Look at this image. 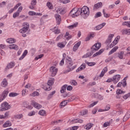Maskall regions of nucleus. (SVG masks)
Here are the masks:
<instances>
[{
    "label": "nucleus",
    "instance_id": "f257e3e1",
    "mask_svg": "<svg viewBox=\"0 0 130 130\" xmlns=\"http://www.w3.org/2000/svg\"><path fill=\"white\" fill-rule=\"evenodd\" d=\"M80 15L84 18L86 19L90 15V9L87 6H83L82 8H79Z\"/></svg>",
    "mask_w": 130,
    "mask_h": 130
},
{
    "label": "nucleus",
    "instance_id": "f03ea898",
    "mask_svg": "<svg viewBox=\"0 0 130 130\" xmlns=\"http://www.w3.org/2000/svg\"><path fill=\"white\" fill-rule=\"evenodd\" d=\"M67 69L68 70H66L64 71V74H67V73H70V72H72L73 70H75L76 69V66H73H73V61L67 62Z\"/></svg>",
    "mask_w": 130,
    "mask_h": 130
},
{
    "label": "nucleus",
    "instance_id": "7ed1b4c3",
    "mask_svg": "<svg viewBox=\"0 0 130 130\" xmlns=\"http://www.w3.org/2000/svg\"><path fill=\"white\" fill-rule=\"evenodd\" d=\"M70 15L72 17V18H75V17H78V16H80V8H74L70 12Z\"/></svg>",
    "mask_w": 130,
    "mask_h": 130
},
{
    "label": "nucleus",
    "instance_id": "20e7f679",
    "mask_svg": "<svg viewBox=\"0 0 130 130\" xmlns=\"http://www.w3.org/2000/svg\"><path fill=\"white\" fill-rule=\"evenodd\" d=\"M11 108V106L7 102H5L1 104V107L0 108V112L6 111Z\"/></svg>",
    "mask_w": 130,
    "mask_h": 130
},
{
    "label": "nucleus",
    "instance_id": "39448f33",
    "mask_svg": "<svg viewBox=\"0 0 130 130\" xmlns=\"http://www.w3.org/2000/svg\"><path fill=\"white\" fill-rule=\"evenodd\" d=\"M100 47H101V43H95L91 47V52L92 53H94L96 52V51H98V50H99Z\"/></svg>",
    "mask_w": 130,
    "mask_h": 130
},
{
    "label": "nucleus",
    "instance_id": "423d86ee",
    "mask_svg": "<svg viewBox=\"0 0 130 130\" xmlns=\"http://www.w3.org/2000/svg\"><path fill=\"white\" fill-rule=\"evenodd\" d=\"M23 28L19 30V33L24 34V33H26V31H28V29H29V23L27 22L23 23Z\"/></svg>",
    "mask_w": 130,
    "mask_h": 130
},
{
    "label": "nucleus",
    "instance_id": "0eeeda50",
    "mask_svg": "<svg viewBox=\"0 0 130 130\" xmlns=\"http://www.w3.org/2000/svg\"><path fill=\"white\" fill-rule=\"evenodd\" d=\"M57 69L55 68L54 67H51L50 68V72L51 74L52 77H54L56 74H57Z\"/></svg>",
    "mask_w": 130,
    "mask_h": 130
},
{
    "label": "nucleus",
    "instance_id": "6e6552de",
    "mask_svg": "<svg viewBox=\"0 0 130 130\" xmlns=\"http://www.w3.org/2000/svg\"><path fill=\"white\" fill-rule=\"evenodd\" d=\"M113 37H114V35L113 34H110L109 35L107 40L105 42V44H106V45H109V44L111 43Z\"/></svg>",
    "mask_w": 130,
    "mask_h": 130
},
{
    "label": "nucleus",
    "instance_id": "1a4fd4ad",
    "mask_svg": "<svg viewBox=\"0 0 130 130\" xmlns=\"http://www.w3.org/2000/svg\"><path fill=\"white\" fill-rule=\"evenodd\" d=\"M121 76L120 75H116L113 77V82L114 84H117L120 80Z\"/></svg>",
    "mask_w": 130,
    "mask_h": 130
},
{
    "label": "nucleus",
    "instance_id": "9d476101",
    "mask_svg": "<svg viewBox=\"0 0 130 130\" xmlns=\"http://www.w3.org/2000/svg\"><path fill=\"white\" fill-rule=\"evenodd\" d=\"M124 54V52L121 51L118 53H115L114 55L115 57H118L119 59H123V55Z\"/></svg>",
    "mask_w": 130,
    "mask_h": 130
},
{
    "label": "nucleus",
    "instance_id": "9b49d317",
    "mask_svg": "<svg viewBox=\"0 0 130 130\" xmlns=\"http://www.w3.org/2000/svg\"><path fill=\"white\" fill-rule=\"evenodd\" d=\"M9 94V91L8 90H4L2 93V95H1V97L0 98V102H2L4 99H6V97L8 96V94Z\"/></svg>",
    "mask_w": 130,
    "mask_h": 130
},
{
    "label": "nucleus",
    "instance_id": "f8f14e48",
    "mask_svg": "<svg viewBox=\"0 0 130 130\" xmlns=\"http://www.w3.org/2000/svg\"><path fill=\"white\" fill-rule=\"evenodd\" d=\"M54 17L56 19L57 25H60V23H61V16L59 14H55Z\"/></svg>",
    "mask_w": 130,
    "mask_h": 130
},
{
    "label": "nucleus",
    "instance_id": "ddd939ff",
    "mask_svg": "<svg viewBox=\"0 0 130 130\" xmlns=\"http://www.w3.org/2000/svg\"><path fill=\"white\" fill-rule=\"evenodd\" d=\"M121 32L122 35H130V28H124Z\"/></svg>",
    "mask_w": 130,
    "mask_h": 130
},
{
    "label": "nucleus",
    "instance_id": "4468645a",
    "mask_svg": "<svg viewBox=\"0 0 130 130\" xmlns=\"http://www.w3.org/2000/svg\"><path fill=\"white\" fill-rule=\"evenodd\" d=\"M31 105L34 106L35 108H37V109H39L40 108H41L42 107V106L34 101L31 102Z\"/></svg>",
    "mask_w": 130,
    "mask_h": 130
},
{
    "label": "nucleus",
    "instance_id": "2eb2a0df",
    "mask_svg": "<svg viewBox=\"0 0 130 130\" xmlns=\"http://www.w3.org/2000/svg\"><path fill=\"white\" fill-rule=\"evenodd\" d=\"M71 101V99H69L68 100H66L64 101H62L60 104V108H62V107H64L67 104H68V102H70Z\"/></svg>",
    "mask_w": 130,
    "mask_h": 130
},
{
    "label": "nucleus",
    "instance_id": "dca6fc26",
    "mask_svg": "<svg viewBox=\"0 0 130 130\" xmlns=\"http://www.w3.org/2000/svg\"><path fill=\"white\" fill-rule=\"evenodd\" d=\"M104 51V49H102L100 50L99 51L96 52L92 55V57H96V56H98V55H100L103 53Z\"/></svg>",
    "mask_w": 130,
    "mask_h": 130
},
{
    "label": "nucleus",
    "instance_id": "f3484780",
    "mask_svg": "<svg viewBox=\"0 0 130 130\" xmlns=\"http://www.w3.org/2000/svg\"><path fill=\"white\" fill-rule=\"evenodd\" d=\"M102 7V3L99 2L93 6V10H98L100 8Z\"/></svg>",
    "mask_w": 130,
    "mask_h": 130
},
{
    "label": "nucleus",
    "instance_id": "a211bd4d",
    "mask_svg": "<svg viewBox=\"0 0 130 130\" xmlns=\"http://www.w3.org/2000/svg\"><path fill=\"white\" fill-rule=\"evenodd\" d=\"M106 25V23L105 22H103V23L96 26L94 29L95 30H101V29H102Z\"/></svg>",
    "mask_w": 130,
    "mask_h": 130
},
{
    "label": "nucleus",
    "instance_id": "6ab92c4d",
    "mask_svg": "<svg viewBox=\"0 0 130 130\" xmlns=\"http://www.w3.org/2000/svg\"><path fill=\"white\" fill-rule=\"evenodd\" d=\"M15 67V63L13 62H11L9 63L7 66L6 68V70H10V69H12Z\"/></svg>",
    "mask_w": 130,
    "mask_h": 130
},
{
    "label": "nucleus",
    "instance_id": "aec40b11",
    "mask_svg": "<svg viewBox=\"0 0 130 130\" xmlns=\"http://www.w3.org/2000/svg\"><path fill=\"white\" fill-rule=\"evenodd\" d=\"M86 68V64L83 63L79 68H78L76 70L77 73H79V72H80V71H83V70H85Z\"/></svg>",
    "mask_w": 130,
    "mask_h": 130
},
{
    "label": "nucleus",
    "instance_id": "412c9836",
    "mask_svg": "<svg viewBox=\"0 0 130 130\" xmlns=\"http://www.w3.org/2000/svg\"><path fill=\"white\" fill-rule=\"evenodd\" d=\"M80 45H81V42H79L77 43H76L73 47V51H77Z\"/></svg>",
    "mask_w": 130,
    "mask_h": 130
},
{
    "label": "nucleus",
    "instance_id": "4be33fe9",
    "mask_svg": "<svg viewBox=\"0 0 130 130\" xmlns=\"http://www.w3.org/2000/svg\"><path fill=\"white\" fill-rule=\"evenodd\" d=\"M1 86L3 87V88H6L7 86H8V81H7V79H4L3 81L1 83Z\"/></svg>",
    "mask_w": 130,
    "mask_h": 130
},
{
    "label": "nucleus",
    "instance_id": "5701e85b",
    "mask_svg": "<svg viewBox=\"0 0 130 130\" xmlns=\"http://www.w3.org/2000/svg\"><path fill=\"white\" fill-rule=\"evenodd\" d=\"M78 24V22H76L73 24L68 26V28L70 29V30H72V29H74V28H76V27H77Z\"/></svg>",
    "mask_w": 130,
    "mask_h": 130
},
{
    "label": "nucleus",
    "instance_id": "b1692460",
    "mask_svg": "<svg viewBox=\"0 0 130 130\" xmlns=\"http://www.w3.org/2000/svg\"><path fill=\"white\" fill-rule=\"evenodd\" d=\"M93 125H94V124L89 123L85 126L84 128H85V129L89 130L91 127H92V126H93Z\"/></svg>",
    "mask_w": 130,
    "mask_h": 130
},
{
    "label": "nucleus",
    "instance_id": "393cba45",
    "mask_svg": "<svg viewBox=\"0 0 130 130\" xmlns=\"http://www.w3.org/2000/svg\"><path fill=\"white\" fill-rule=\"evenodd\" d=\"M118 49V47L115 46L114 47L109 53V55H111L112 53H114Z\"/></svg>",
    "mask_w": 130,
    "mask_h": 130
},
{
    "label": "nucleus",
    "instance_id": "a878e982",
    "mask_svg": "<svg viewBox=\"0 0 130 130\" xmlns=\"http://www.w3.org/2000/svg\"><path fill=\"white\" fill-rule=\"evenodd\" d=\"M9 48L10 49H14L15 50H17L18 46L16 44H11L9 45Z\"/></svg>",
    "mask_w": 130,
    "mask_h": 130
},
{
    "label": "nucleus",
    "instance_id": "bb28decb",
    "mask_svg": "<svg viewBox=\"0 0 130 130\" xmlns=\"http://www.w3.org/2000/svg\"><path fill=\"white\" fill-rule=\"evenodd\" d=\"M11 125H12V123L10 121H7L3 124V127H8Z\"/></svg>",
    "mask_w": 130,
    "mask_h": 130
},
{
    "label": "nucleus",
    "instance_id": "cd10ccee",
    "mask_svg": "<svg viewBox=\"0 0 130 130\" xmlns=\"http://www.w3.org/2000/svg\"><path fill=\"white\" fill-rule=\"evenodd\" d=\"M27 53H28V51H27V50H25L23 52V53L22 54V56L19 58V60H22V59H23V58H24V57H25L26 55H27Z\"/></svg>",
    "mask_w": 130,
    "mask_h": 130
},
{
    "label": "nucleus",
    "instance_id": "c85d7f7f",
    "mask_svg": "<svg viewBox=\"0 0 130 130\" xmlns=\"http://www.w3.org/2000/svg\"><path fill=\"white\" fill-rule=\"evenodd\" d=\"M68 87V85L65 84L63 86H62L61 90H60V93L62 94L66 92V90H67V87Z\"/></svg>",
    "mask_w": 130,
    "mask_h": 130
},
{
    "label": "nucleus",
    "instance_id": "c756f323",
    "mask_svg": "<svg viewBox=\"0 0 130 130\" xmlns=\"http://www.w3.org/2000/svg\"><path fill=\"white\" fill-rule=\"evenodd\" d=\"M54 94H55V90L53 91L48 95L47 97L48 100L51 99V98L53 97V95H54Z\"/></svg>",
    "mask_w": 130,
    "mask_h": 130
},
{
    "label": "nucleus",
    "instance_id": "7c9ffc66",
    "mask_svg": "<svg viewBox=\"0 0 130 130\" xmlns=\"http://www.w3.org/2000/svg\"><path fill=\"white\" fill-rule=\"evenodd\" d=\"M57 13H59V14H60V15H63L66 12L64 11V9L58 8L57 10Z\"/></svg>",
    "mask_w": 130,
    "mask_h": 130
},
{
    "label": "nucleus",
    "instance_id": "2f4dec72",
    "mask_svg": "<svg viewBox=\"0 0 130 130\" xmlns=\"http://www.w3.org/2000/svg\"><path fill=\"white\" fill-rule=\"evenodd\" d=\"M111 122H112V120H110L109 122H106L104 123V127H107V126H110L111 124Z\"/></svg>",
    "mask_w": 130,
    "mask_h": 130
},
{
    "label": "nucleus",
    "instance_id": "473e14b6",
    "mask_svg": "<svg viewBox=\"0 0 130 130\" xmlns=\"http://www.w3.org/2000/svg\"><path fill=\"white\" fill-rule=\"evenodd\" d=\"M7 42L9 44L15 43V39L10 38L6 40Z\"/></svg>",
    "mask_w": 130,
    "mask_h": 130
},
{
    "label": "nucleus",
    "instance_id": "72a5a7b5",
    "mask_svg": "<svg viewBox=\"0 0 130 130\" xmlns=\"http://www.w3.org/2000/svg\"><path fill=\"white\" fill-rule=\"evenodd\" d=\"M125 93V91L121 90V89H117L116 91V94L117 95H120L121 94H124Z\"/></svg>",
    "mask_w": 130,
    "mask_h": 130
},
{
    "label": "nucleus",
    "instance_id": "f704fd0d",
    "mask_svg": "<svg viewBox=\"0 0 130 130\" xmlns=\"http://www.w3.org/2000/svg\"><path fill=\"white\" fill-rule=\"evenodd\" d=\"M19 93L16 92H11L9 93V97H16V96H18Z\"/></svg>",
    "mask_w": 130,
    "mask_h": 130
},
{
    "label": "nucleus",
    "instance_id": "c9c22d12",
    "mask_svg": "<svg viewBox=\"0 0 130 130\" xmlns=\"http://www.w3.org/2000/svg\"><path fill=\"white\" fill-rule=\"evenodd\" d=\"M123 26H127V27H128L130 28V22L128 21H125L122 23Z\"/></svg>",
    "mask_w": 130,
    "mask_h": 130
},
{
    "label": "nucleus",
    "instance_id": "e433bc0d",
    "mask_svg": "<svg viewBox=\"0 0 130 130\" xmlns=\"http://www.w3.org/2000/svg\"><path fill=\"white\" fill-rule=\"evenodd\" d=\"M8 117H9V115H0L1 119H6V118H8Z\"/></svg>",
    "mask_w": 130,
    "mask_h": 130
},
{
    "label": "nucleus",
    "instance_id": "4c0bfd02",
    "mask_svg": "<svg viewBox=\"0 0 130 130\" xmlns=\"http://www.w3.org/2000/svg\"><path fill=\"white\" fill-rule=\"evenodd\" d=\"M129 117H130L129 114L125 115V116H124V117L123 118V121H126V120H127V119H128V118H129Z\"/></svg>",
    "mask_w": 130,
    "mask_h": 130
},
{
    "label": "nucleus",
    "instance_id": "58836bf2",
    "mask_svg": "<svg viewBox=\"0 0 130 130\" xmlns=\"http://www.w3.org/2000/svg\"><path fill=\"white\" fill-rule=\"evenodd\" d=\"M52 31L53 32H54L55 33V34H59V29L56 28V27H54L52 29Z\"/></svg>",
    "mask_w": 130,
    "mask_h": 130
},
{
    "label": "nucleus",
    "instance_id": "ea45409f",
    "mask_svg": "<svg viewBox=\"0 0 130 130\" xmlns=\"http://www.w3.org/2000/svg\"><path fill=\"white\" fill-rule=\"evenodd\" d=\"M58 47L60 48H63L66 45L63 43H59L57 44Z\"/></svg>",
    "mask_w": 130,
    "mask_h": 130
},
{
    "label": "nucleus",
    "instance_id": "a19ab883",
    "mask_svg": "<svg viewBox=\"0 0 130 130\" xmlns=\"http://www.w3.org/2000/svg\"><path fill=\"white\" fill-rule=\"evenodd\" d=\"M86 64H88L89 67H93L96 64V63L95 62H86Z\"/></svg>",
    "mask_w": 130,
    "mask_h": 130
},
{
    "label": "nucleus",
    "instance_id": "79ce46f5",
    "mask_svg": "<svg viewBox=\"0 0 130 130\" xmlns=\"http://www.w3.org/2000/svg\"><path fill=\"white\" fill-rule=\"evenodd\" d=\"M92 54H93V53L91 52H88L85 55H84L83 56V57H90V56H91V55H92Z\"/></svg>",
    "mask_w": 130,
    "mask_h": 130
},
{
    "label": "nucleus",
    "instance_id": "37998d69",
    "mask_svg": "<svg viewBox=\"0 0 130 130\" xmlns=\"http://www.w3.org/2000/svg\"><path fill=\"white\" fill-rule=\"evenodd\" d=\"M52 88L51 86L48 85L47 86H45V90H46V91H50Z\"/></svg>",
    "mask_w": 130,
    "mask_h": 130
},
{
    "label": "nucleus",
    "instance_id": "c03bdc74",
    "mask_svg": "<svg viewBox=\"0 0 130 130\" xmlns=\"http://www.w3.org/2000/svg\"><path fill=\"white\" fill-rule=\"evenodd\" d=\"M116 44H117V43L114 40V41L111 43V44L110 45V48H112V47L116 45Z\"/></svg>",
    "mask_w": 130,
    "mask_h": 130
},
{
    "label": "nucleus",
    "instance_id": "a18cd8bd",
    "mask_svg": "<svg viewBox=\"0 0 130 130\" xmlns=\"http://www.w3.org/2000/svg\"><path fill=\"white\" fill-rule=\"evenodd\" d=\"M47 6L48 7V8H49V9H53V6L50 2H48L47 3Z\"/></svg>",
    "mask_w": 130,
    "mask_h": 130
},
{
    "label": "nucleus",
    "instance_id": "49530a36",
    "mask_svg": "<svg viewBox=\"0 0 130 130\" xmlns=\"http://www.w3.org/2000/svg\"><path fill=\"white\" fill-rule=\"evenodd\" d=\"M53 80H50L48 81L47 85L48 86H52L53 85Z\"/></svg>",
    "mask_w": 130,
    "mask_h": 130
},
{
    "label": "nucleus",
    "instance_id": "de8ad7c7",
    "mask_svg": "<svg viewBox=\"0 0 130 130\" xmlns=\"http://www.w3.org/2000/svg\"><path fill=\"white\" fill-rule=\"evenodd\" d=\"M15 117L17 119H20V118H22V117H23V115L17 114L15 116Z\"/></svg>",
    "mask_w": 130,
    "mask_h": 130
},
{
    "label": "nucleus",
    "instance_id": "09e8293b",
    "mask_svg": "<svg viewBox=\"0 0 130 130\" xmlns=\"http://www.w3.org/2000/svg\"><path fill=\"white\" fill-rule=\"evenodd\" d=\"M31 96H32L33 97H35V96H39V92L37 91H34V92H32Z\"/></svg>",
    "mask_w": 130,
    "mask_h": 130
},
{
    "label": "nucleus",
    "instance_id": "8fccbe9b",
    "mask_svg": "<svg viewBox=\"0 0 130 130\" xmlns=\"http://www.w3.org/2000/svg\"><path fill=\"white\" fill-rule=\"evenodd\" d=\"M59 122H62V120H58L56 121H53L51 122L52 124H55V123H58Z\"/></svg>",
    "mask_w": 130,
    "mask_h": 130
},
{
    "label": "nucleus",
    "instance_id": "3c124183",
    "mask_svg": "<svg viewBox=\"0 0 130 130\" xmlns=\"http://www.w3.org/2000/svg\"><path fill=\"white\" fill-rule=\"evenodd\" d=\"M128 97H130V94L129 93L125 94L123 96V99H124L125 100H126V99H127V98H128Z\"/></svg>",
    "mask_w": 130,
    "mask_h": 130
},
{
    "label": "nucleus",
    "instance_id": "603ef678",
    "mask_svg": "<svg viewBox=\"0 0 130 130\" xmlns=\"http://www.w3.org/2000/svg\"><path fill=\"white\" fill-rule=\"evenodd\" d=\"M71 85H73V86H77V85H78V83H77L75 80H72L71 81Z\"/></svg>",
    "mask_w": 130,
    "mask_h": 130
},
{
    "label": "nucleus",
    "instance_id": "864d4df0",
    "mask_svg": "<svg viewBox=\"0 0 130 130\" xmlns=\"http://www.w3.org/2000/svg\"><path fill=\"white\" fill-rule=\"evenodd\" d=\"M19 15H20V13H19L18 12H16L14 13L13 17L14 18H17V17H19Z\"/></svg>",
    "mask_w": 130,
    "mask_h": 130
},
{
    "label": "nucleus",
    "instance_id": "5fc2aeb1",
    "mask_svg": "<svg viewBox=\"0 0 130 130\" xmlns=\"http://www.w3.org/2000/svg\"><path fill=\"white\" fill-rule=\"evenodd\" d=\"M37 4V1L36 0H32L30 3V5L31 6H36V4Z\"/></svg>",
    "mask_w": 130,
    "mask_h": 130
},
{
    "label": "nucleus",
    "instance_id": "6e6d98bb",
    "mask_svg": "<svg viewBox=\"0 0 130 130\" xmlns=\"http://www.w3.org/2000/svg\"><path fill=\"white\" fill-rule=\"evenodd\" d=\"M103 13L104 16V17H105V18H108L109 17V14L106 13L105 10H103Z\"/></svg>",
    "mask_w": 130,
    "mask_h": 130
},
{
    "label": "nucleus",
    "instance_id": "4d7b16f0",
    "mask_svg": "<svg viewBox=\"0 0 130 130\" xmlns=\"http://www.w3.org/2000/svg\"><path fill=\"white\" fill-rule=\"evenodd\" d=\"M99 17H101V12H98L95 14L94 18H99Z\"/></svg>",
    "mask_w": 130,
    "mask_h": 130
},
{
    "label": "nucleus",
    "instance_id": "13d9d810",
    "mask_svg": "<svg viewBox=\"0 0 130 130\" xmlns=\"http://www.w3.org/2000/svg\"><path fill=\"white\" fill-rule=\"evenodd\" d=\"M39 114H46V112H45V110H41L39 112Z\"/></svg>",
    "mask_w": 130,
    "mask_h": 130
},
{
    "label": "nucleus",
    "instance_id": "bf43d9fd",
    "mask_svg": "<svg viewBox=\"0 0 130 130\" xmlns=\"http://www.w3.org/2000/svg\"><path fill=\"white\" fill-rule=\"evenodd\" d=\"M28 14L30 16H35V15H36V12L34 11H29Z\"/></svg>",
    "mask_w": 130,
    "mask_h": 130
},
{
    "label": "nucleus",
    "instance_id": "052dcab7",
    "mask_svg": "<svg viewBox=\"0 0 130 130\" xmlns=\"http://www.w3.org/2000/svg\"><path fill=\"white\" fill-rule=\"evenodd\" d=\"M70 0H60V2L62 4H68L70 3Z\"/></svg>",
    "mask_w": 130,
    "mask_h": 130
},
{
    "label": "nucleus",
    "instance_id": "680f3d73",
    "mask_svg": "<svg viewBox=\"0 0 130 130\" xmlns=\"http://www.w3.org/2000/svg\"><path fill=\"white\" fill-rule=\"evenodd\" d=\"M78 128H79V126H72L70 129L71 130H77L78 129Z\"/></svg>",
    "mask_w": 130,
    "mask_h": 130
},
{
    "label": "nucleus",
    "instance_id": "e2e57ef3",
    "mask_svg": "<svg viewBox=\"0 0 130 130\" xmlns=\"http://www.w3.org/2000/svg\"><path fill=\"white\" fill-rule=\"evenodd\" d=\"M81 114H87L88 113V110H84L80 112Z\"/></svg>",
    "mask_w": 130,
    "mask_h": 130
},
{
    "label": "nucleus",
    "instance_id": "0e129e2a",
    "mask_svg": "<svg viewBox=\"0 0 130 130\" xmlns=\"http://www.w3.org/2000/svg\"><path fill=\"white\" fill-rule=\"evenodd\" d=\"M72 61H73V60L71 58V57H68V56L66 57V62H69Z\"/></svg>",
    "mask_w": 130,
    "mask_h": 130
},
{
    "label": "nucleus",
    "instance_id": "69168bd1",
    "mask_svg": "<svg viewBox=\"0 0 130 130\" xmlns=\"http://www.w3.org/2000/svg\"><path fill=\"white\" fill-rule=\"evenodd\" d=\"M22 10H23V7L20 6L18 8L17 12L20 14V12H22Z\"/></svg>",
    "mask_w": 130,
    "mask_h": 130
},
{
    "label": "nucleus",
    "instance_id": "338daca9",
    "mask_svg": "<svg viewBox=\"0 0 130 130\" xmlns=\"http://www.w3.org/2000/svg\"><path fill=\"white\" fill-rule=\"evenodd\" d=\"M4 6H6V2H3L2 3H0V8H4Z\"/></svg>",
    "mask_w": 130,
    "mask_h": 130
},
{
    "label": "nucleus",
    "instance_id": "774afa93",
    "mask_svg": "<svg viewBox=\"0 0 130 130\" xmlns=\"http://www.w3.org/2000/svg\"><path fill=\"white\" fill-rule=\"evenodd\" d=\"M19 6H21V3H20L16 5V6L14 8V10H17V9H18V8H19Z\"/></svg>",
    "mask_w": 130,
    "mask_h": 130
}]
</instances>
